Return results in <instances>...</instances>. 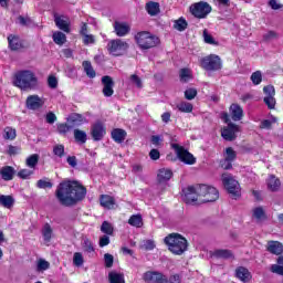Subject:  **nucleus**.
I'll list each match as a JSON object with an SVG mask.
<instances>
[{"label": "nucleus", "mask_w": 283, "mask_h": 283, "mask_svg": "<svg viewBox=\"0 0 283 283\" xmlns=\"http://www.w3.org/2000/svg\"><path fill=\"white\" fill-rule=\"evenodd\" d=\"M70 120L71 123H73V125H76L77 127H81V125H85V123H87V118L78 113L71 115Z\"/></svg>", "instance_id": "473e14b6"}, {"label": "nucleus", "mask_w": 283, "mask_h": 283, "mask_svg": "<svg viewBox=\"0 0 283 283\" xmlns=\"http://www.w3.org/2000/svg\"><path fill=\"white\" fill-rule=\"evenodd\" d=\"M135 40L140 50H151V48H156L160 43L158 36L147 31L138 32L135 35Z\"/></svg>", "instance_id": "20e7f679"}, {"label": "nucleus", "mask_w": 283, "mask_h": 283, "mask_svg": "<svg viewBox=\"0 0 283 283\" xmlns=\"http://www.w3.org/2000/svg\"><path fill=\"white\" fill-rule=\"evenodd\" d=\"M25 165L29 167V169H32L33 171L36 169V165H39V154L30 155L25 159Z\"/></svg>", "instance_id": "f704fd0d"}, {"label": "nucleus", "mask_w": 283, "mask_h": 283, "mask_svg": "<svg viewBox=\"0 0 283 283\" xmlns=\"http://www.w3.org/2000/svg\"><path fill=\"white\" fill-rule=\"evenodd\" d=\"M84 259H83V254L81 252H75L73 254V264L75 266H83V263H84Z\"/></svg>", "instance_id": "603ef678"}, {"label": "nucleus", "mask_w": 283, "mask_h": 283, "mask_svg": "<svg viewBox=\"0 0 283 283\" xmlns=\"http://www.w3.org/2000/svg\"><path fill=\"white\" fill-rule=\"evenodd\" d=\"M171 147L181 163H185V165H196V157H193V155H191V153L186 150L182 146L172 144Z\"/></svg>", "instance_id": "9d476101"}, {"label": "nucleus", "mask_w": 283, "mask_h": 283, "mask_svg": "<svg viewBox=\"0 0 283 283\" xmlns=\"http://www.w3.org/2000/svg\"><path fill=\"white\" fill-rule=\"evenodd\" d=\"M235 150H233V148H227L224 159L221 161L222 169H231L233 167L232 163L235 160Z\"/></svg>", "instance_id": "f3484780"}, {"label": "nucleus", "mask_w": 283, "mask_h": 283, "mask_svg": "<svg viewBox=\"0 0 283 283\" xmlns=\"http://www.w3.org/2000/svg\"><path fill=\"white\" fill-rule=\"evenodd\" d=\"M99 202L104 209H114L116 201L114 200V197L108 195H103L99 199Z\"/></svg>", "instance_id": "c85d7f7f"}, {"label": "nucleus", "mask_w": 283, "mask_h": 283, "mask_svg": "<svg viewBox=\"0 0 283 283\" xmlns=\"http://www.w3.org/2000/svg\"><path fill=\"white\" fill-rule=\"evenodd\" d=\"M38 189H52V184L45 179H40L36 182Z\"/></svg>", "instance_id": "4d7b16f0"}, {"label": "nucleus", "mask_w": 283, "mask_h": 283, "mask_svg": "<svg viewBox=\"0 0 283 283\" xmlns=\"http://www.w3.org/2000/svg\"><path fill=\"white\" fill-rule=\"evenodd\" d=\"M177 109L184 114H191V112H193V104L189 102H180L177 104Z\"/></svg>", "instance_id": "c9c22d12"}, {"label": "nucleus", "mask_w": 283, "mask_h": 283, "mask_svg": "<svg viewBox=\"0 0 283 283\" xmlns=\"http://www.w3.org/2000/svg\"><path fill=\"white\" fill-rule=\"evenodd\" d=\"M112 138L115 143H124L125 138H127V132L123 128H115L112 130Z\"/></svg>", "instance_id": "393cba45"}, {"label": "nucleus", "mask_w": 283, "mask_h": 283, "mask_svg": "<svg viewBox=\"0 0 283 283\" xmlns=\"http://www.w3.org/2000/svg\"><path fill=\"white\" fill-rule=\"evenodd\" d=\"M145 282L148 283H169V279L160 272L148 271L143 276Z\"/></svg>", "instance_id": "ddd939ff"}, {"label": "nucleus", "mask_w": 283, "mask_h": 283, "mask_svg": "<svg viewBox=\"0 0 283 283\" xmlns=\"http://www.w3.org/2000/svg\"><path fill=\"white\" fill-rule=\"evenodd\" d=\"M179 76H180V81L182 83H189V81H191V70L181 69L180 73H179Z\"/></svg>", "instance_id": "de8ad7c7"}, {"label": "nucleus", "mask_w": 283, "mask_h": 283, "mask_svg": "<svg viewBox=\"0 0 283 283\" xmlns=\"http://www.w3.org/2000/svg\"><path fill=\"white\" fill-rule=\"evenodd\" d=\"M70 129H72V126H70L67 124H59L57 125L59 134H67V132H70Z\"/></svg>", "instance_id": "e2e57ef3"}, {"label": "nucleus", "mask_w": 283, "mask_h": 283, "mask_svg": "<svg viewBox=\"0 0 283 283\" xmlns=\"http://www.w3.org/2000/svg\"><path fill=\"white\" fill-rule=\"evenodd\" d=\"M196 96H198V91L196 88H188L185 91V98H187V101H193Z\"/></svg>", "instance_id": "5fc2aeb1"}, {"label": "nucleus", "mask_w": 283, "mask_h": 283, "mask_svg": "<svg viewBox=\"0 0 283 283\" xmlns=\"http://www.w3.org/2000/svg\"><path fill=\"white\" fill-rule=\"evenodd\" d=\"M12 83L14 87L22 92H28L39 87V77L31 70H21L14 74Z\"/></svg>", "instance_id": "f03ea898"}, {"label": "nucleus", "mask_w": 283, "mask_h": 283, "mask_svg": "<svg viewBox=\"0 0 283 283\" xmlns=\"http://www.w3.org/2000/svg\"><path fill=\"white\" fill-rule=\"evenodd\" d=\"M103 94L104 96H113L114 95V81L108 75L102 77Z\"/></svg>", "instance_id": "a211bd4d"}, {"label": "nucleus", "mask_w": 283, "mask_h": 283, "mask_svg": "<svg viewBox=\"0 0 283 283\" xmlns=\"http://www.w3.org/2000/svg\"><path fill=\"white\" fill-rule=\"evenodd\" d=\"M53 154L55 156H59V158L63 157V155L65 154V147L63 145L54 146Z\"/></svg>", "instance_id": "13d9d810"}, {"label": "nucleus", "mask_w": 283, "mask_h": 283, "mask_svg": "<svg viewBox=\"0 0 283 283\" xmlns=\"http://www.w3.org/2000/svg\"><path fill=\"white\" fill-rule=\"evenodd\" d=\"M230 116L232 120L238 122L244 116V111L241 105L232 104L230 106Z\"/></svg>", "instance_id": "412c9836"}, {"label": "nucleus", "mask_w": 283, "mask_h": 283, "mask_svg": "<svg viewBox=\"0 0 283 283\" xmlns=\"http://www.w3.org/2000/svg\"><path fill=\"white\" fill-rule=\"evenodd\" d=\"M146 11L150 17H156L160 13V3L149 1L146 3Z\"/></svg>", "instance_id": "cd10ccee"}, {"label": "nucleus", "mask_w": 283, "mask_h": 283, "mask_svg": "<svg viewBox=\"0 0 283 283\" xmlns=\"http://www.w3.org/2000/svg\"><path fill=\"white\" fill-rule=\"evenodd\" d=\"M268 251L273 255H282L283 244L280 241H270L268 242Z\"/></svg>", "instance_id": "b1692460"}, {"label": "nucleus", "mask_w": 283, "mask_h": 283, "mask_svg": "<svg viewBox=\"0 0 283 283\" xmlns=\"http://www.w3.org/2000/svg\"><path fill=\"white\" fill-rule=\"evenodd\" d=\"M128 224H130V227H136L137 229H140V227H143V216L133 214L128 220Z\"/></svg>", "instance_id": "58836bf2"}, {"label": "nucleus", "mask_w": 283, "mask_h": 283, "mask_svg": "<svg viewBox=\"0 0 283 283\" xmlns=\"http://www.w3.org/2000/svg\"><path fill=\"white\" fill-rule=\"evenodd\" d=\"M82 36L84 45H94V43H96V38L93 34L86 33Z\"/></svg>", "instance_id": "864d4df0"}, {"label": "nucleus", "mask_w": 283, "mask_h": 283, "mask_svg": "<svg viewBox=\"0 0 283 283\" xmlns=\"http://www.w3.org/2000/svg\"><path fill=\"white\" fill-rule=\"evenodd\" d=\"M182 200L186 205H200L198 186H189L182 189Z\"/></svg>", "instance_id": "1a4fd4ad"}, {"label": "nucleus", "mask_w": 283, "mask_h": 283, "mask_svg": "<svg viewBox=\"0 0 283 283\" xmlns=\"http://www.w3.org/2000/svg\"><path fill=\"white\" fill-rule=\"evenodd\" d=\"M82 249L85 253H94L95 249H94V243L92 242V240L84 238L82 241Z\"/></svg>", "instance_id": "79ce46f5"}, {"label": "nucleus", "mask_w": 283, "mask_h": 283, "mask_svg": "<svg viewBox=\"0 0 283 283\" xmlns=\"http://www.w3.org/2000/svg\"><path fill=\"white\" fill-rule=\"evenodd\" d=\"M9 48L13 52H17V50H21L23 48V44H21V40L17 35H9L8 36Z\"/></svg>", "instance_id": "c756f323"}, {"label": "nucleus", "mask_w": 283, "mask_h": 283, "mask_svg": "<svg viewBox=\"0 0 283 283\" xmlns=\"http://www.w3.org/2000/svg\"><path fill=\"white\" fill-rule=\"evenodd\" d=\"M235 277L240 280L241 282H251V272L244 266H240L235 270Z\"/></svg>", "instance_id": "4be33fe9"}, {"label": "nucleus", "mask_w": 283, "mask_h": 283, "mask_svg": "<svg viewBox=\"0 0 283 283\" xmlns=\"http://www.w3.org/2000/svg\"><path fill=\"white\" fill-rule=\"evenodd\" d=\"M250 80L252 81L253 85H260V83H262V71L253 72Z\"/></svg>", "instance_id": "3c124183"}, {"label": "nucleus", "mask_w": 283, "mask_h": 283, "mask_svg": "<svg viewBox=\"0 0 283 283\" xmlns=\"http://www.w3.org/2000/svg\"><path fill=\"white\" fill-rule=\"evenodd\" d=\"M263 39L265 41H273V39H277V32L275 31H268L263 34Z\"/></svg>", "instance_id": "680f3d73"}, {"label": "nucleus", "mask_w": 283, "mask_h": 283, "mask_svg": "<svg viewBox=\"0 0 283 283\" xmlns=\"http://www.w3.org/2000/svg\"><path fill=\"white\" fill-rule=\"evenodd\" d=\"M280 179L275 178V176L271 175L268 179V189L270 191H277L280 189Z\"/></svg>", "instance_id": "4c0bfd02"}, {"label": "nucleus", "mask_w": 283, "mask_h": 283, "mask_svg": "<svg viewBox=\"0 0 283 283\" xmlns=\"http://www.w3.org/2000/svg\"><path fill=\"white\" fill-rule=\"evenodd\" d=\"M211 4L205 1L196 2L190 6V12L196 19H207L211 14Z\"/></svg>", "instance_id": "6e6552de"}, {"label": "nucleus", "mask_w": 283, "mask_h": 283, "mask_svg": "<svg viewBox=\"0 0 283 283\" xmlns=\"http://www.w3.org/2000/svg\"><path fill=\"white\" fill-rule=\"evenodd\" d=\"M182 282V280L180 279V275L175 274V275H170L168 283H180Z\"/></svg>", "instance_id": "774afa93"}, {"label": "nucleus", "mask_w": 283, "mask_h": 283, "mask_svg": "<svg viewBox=\"0 0 283 283\" xmlns=\"http://www.w3.org/2000/svg\"><path fill=\"white\" fill-rule=\"evenodd\" d=\"M33 175L34 170H32L31 168H24L18 171V178H21L22 180H29V178H31V176Z\"/></svg>", "instance_id": "c03bdc74"}, {"label": "nucleus", "mask_w": 283, "mask_h": 283, "mask_svg": "<svg viewBox=\"0 0 283 283\" xmlns=\"http://www.w3.org/2000/svg\"><path fill=\"white\" fill-rule=\"evenodd\" d=\"M66 36L65 33L56 31L53 33V41L54 43H56V45H63V43H65L66 41Z\"/></svg>", "instance_id": "49530a36"}, {"label": "nucleus", "mask_w": 283, "mask_h": 283, "mask_svg": "<svg viewBox=\"0 0 283 283\" xmlns=\"http://www.w3.org/2000/svg\"><path fill=\"white\" fill-rule=\"evenodd\" d=\"M25 105L28 109L36 111L41 109V107L45 105V101H43L39 95H30L27 97Z\"/></svg>", "instance_id": "2eb2a0df"}, {"label": "nucleus", "mask_w": 283, "mask_h": 283, "mask_svg": "<svg viewBox=\"0 0 283 283\" xmlns=\"http://www.w3.org/2000/svg\"><path fill=\"white\" fill-rule=\"evenodd\" d=\"M197 191L199 196V202H216L220 198L218 189L208 185H198Z\"/></svg>", "instance_id": "39448f33"}, {"label": "nucleus", "mask_w": 283, "mask_h": 283, "mask_svg": "<svg viewBox=\"0 0 283 283\" xmlns=\"http://www.w3.org/2000/svg\"><path fill=\"white\" fill-rule=\"evenodd\" d=\"M238 134H240V126L233 123H228V125L221 130L222 138L229 142L235 140V138H238Z\"/></svg>", "instance_id": "f8f14e48"}, {"label": "nucleus", "mask_w": 283, "mask_h": 283, "mask_svg": "<svg viewBox=\"0 0 283 283\" xmlns=\"http://www.w3.org/2000/svg\"><path fill=\"white\" fill-rule=\"evenodd\" d=\"M105 134H107V132L105 130V126H103L101 122L95 123L91 128V135L93 140H103V138H105Z\"/></svg>", "instance_id": "dca6fc26"}, {"label": "nucleus", "mask_w": 283, "mask_h": 283, "mask_svg": "<svg viewBox=\"0 0 283 283\" xmlns=\"http://www.w3.org/2000/svg\"><path fill=\"white\" fill-rule=\"evenodd\" d=\"M130 83L138 88L143 87V81L136 74L130 75Z\"/></svg>", "instance_id": "bf43d9fd"}, {"label": "nucleus", "mask_w": 283, "mask_h": 283, "mask_svg": "<svg viewBox=\"0 0 283 283\" xmlns=\"http://www.w3.org/2000/svg\"><path fill=\"white\" fill-rule=\"evenodd\" d=\"M109 244V237L108 235H103L99 238V247H107Z\"/></svg>", "instance_id": "338daca9"}, {"label": "nucleus", "mask_w": 283, "mask_h": 283, "mask_svg": "<svg viewBox=\"0 0 283 283\" xmlns=\"http://www.w3.org/2000/svg\"><path fill=\"white\" fill-rule=\"evenodd\" d=\"M127 48H129V44L120 39L112 40L108 43V51L113 56H122L127 52Z\"/></svg>", "instance_id": "9b49d317"}, {"label": "nucleus", "mask_w": 283, "mask_h": 283, "mask_svg": "<svg viewBox=\"0 0 283 283\" xmlns=\"http://www.w3.org/2000/svg\"><path fill=\"white\" fill-rule=\"evenodd\" d=\"M3 138H6V140H14V138H17V130L12 127L4 128Z\"/></svg>", "instance_id": "09e8293b"}, {"label": "nucleus", "mask_w": 283, "mask_h": 283, "mask_svg": "<svg viewBox=\"0 0 283 283\" xmlns=\"http://www.w3.org/2000/svg\"><path fill=\"white\" fill-rule=\"evenodd\" d=\"M0 205L7 209H10L12 205H14V199L11 196L2 195L0 196Z\"/></svg>", "instance_id": "37998d69"}, {"label": "nucleus", "mask_w": 283, "mask_h": 283, "mask_svg": "<svg viewBox=\"0 0 283 283\" xmlns=\"http://www.w3.org/2000/svg\"><path fill=\"white\" fill-rule=\"evenodd\" d=\"M52 226H50V223H45L42 228V235H43V240L44 242H50V240H52Z\"/></svg>", "instance_id": "a19ab883"}, {"label": "nucleus", "mask_w": 283, "mask_h": 283, "mask_svg": "<svg viewBox=\"0 0 283 283\" xmlns=\"http://www.w3.org/2000/svg\"><path fill=\"white\" fill-rule=\"evenodd\" d=\"M50 269V262H48L45 259H39L36 261V271L39 273H43V271H48Z\"/></svg>", "instance_id": "a18cd8bd"}, {"label": "nucleus", "mask_w": 283, "mask_h": 283, "mask_svg": "<svg viewBox=\"0 0 283 283\" xmlns=\"http://www.w3.org/2000/svg\"><path fill=\"white\" fill-rule=\"evenodd\" d=\"M187 20L185 18H179L178 20L174 21V29L177 30L178 32H185L187 30Z\"/></svg>", "instance_id": "ea45409f"}, {"label": "nucleus", "mask_w": 283, "mask_h": 283, "mask_svg": "<svg viewBox=\"0 0 283 283\" xmlns=\"http://www.w3.org/2000/svg\"><path fill=\"white\" fill-rule=\"evenodd\" d=\"M108 282L109 283H125V274L116 271H112L108 273Z\"/></svg>", "instance_id": "7c9ffc66"}, {"label": "nucleus", "mask_w": 283, "mask_h": 283, "mask_svg": "<svg viewBox=\"0 0 283 283\" xmlns=\"http://www.w3.org/2000/svg\"><path fill=\"white\" fill-rule=\"evenodd\" d=\"M101 231L106 235H112V233H114V227H112V223L104 221L102 223Z\"/></svg>", "instance_id": "8fccbe9b"}, {"label": "nucleus", "mask_w": 283, "mask_h": 283, "mask_svg": "<svg viewBox=\"0 0 283 283\" xmlns=\"http://www.w3.org/2000/svg\"><path fill=\"white\" fill-rule=\"evenodd\" d=\"M200 64L201 67L207 72H218L222 70V60L216 54L201 59Z\"/></svg>", "instance_id": "0eeeda50"}, {"label": "nucleus", "mask_w": 283, "mask_h": 283, "mask_svg": "<svg viewBox=\"0 0 283 283\" xmlns=\"http://www.w3.org/2000/svg\"><path fill=\"white\" fill-rule=\"evenodd\" d=\"M263 93L265 94L264 103L269 109H275V87L273 85H268L263 87Z\"/></svg>", "instance_id": "4468645a"}, {"label": "nucleus", "mask_w": 283, "mask_h": 283, "mask_svg": "<svg viewBox=\"0 0 283 283\" xmlns=\"http://www.w3.org/2000/svg\"><path fill=\"white\" fill-rule=\"evenodd\" d=\"M212 258H220L222 260H229L233 258V253L229 250H214L212 253Z\"/></svg>", "instance_id": "e433bc0d"}, {"label": "nucleus", "mask_w": 283, "mask_h": 283, "mask_svg": "<svg viewBox=\"0 0 283 283\" xmlns=\"http://www.w3.org/2000/svg\"><path fill=\"white\" fill-rule=\"evenodd\" d=\"M221 180L223 182L224 189H227L228 193H230L232 198H240V184L238 180L233 179V176L224 172L221 176Z\"/></svg>", "instance_id": "423d86ee"}, {"label": "nucleus", "mask_w": 283, "mask_h": 283, "mask_svg": "<svg viewBox=\"0 0 283 283\" xmlns=\"http://www.w3.org/2000/svg\"><path fill=\"white\" fill-rule=\"evenodd\" d=\"M271 271L272 273H276V275H283V265L273 264Z\"/></svg>", "instance_id": "0e129e2a"}, {"label": "nucleus", "mask_w": 283, "mask_h": 283, "mask_svg": "<svg viewBox=\"0 0 283 283\" xmlns=\"http://www.w3.org/2000/svg\"><path fill=\"white\" fill-rule=\"evenodd\" d=\"M171 176L174 172L170 169L161 168L157 174V180L158 182H167V180H171Z\"/></svg>", "instance_id": "bb28decb"}, {"label": "nucleus", "mask_w": 283, "mask_h": 283, "mask_svg": "<svg viewBox=\"0 0 283 283\" xmlns=\"http://www.w3.org/2000/svg\"><path fill=\"white\" fill-rule=\"evenodd\" d=\"M165 244H167L169 252L174 253V255H182L185 251H187V239L178 233L169 234L164 240Z\"/></svg>", "instance_id": "7ed1b4c3"}, {"label": "nucleus", "mask_w": 283, "mask_h": 283, "mask_svg": "<svg viewBox=\"0 0 283 283\" xmlns=\"http://www.w3.org/2000/svg\"><path fill=\"white\" fill-rule=\"evenodd\" d=\"M252 218L256 220V222H263V220H266V211L263 207L253 208Z\"/></svg>", "instance_id": "a878e982"}, {"label": "nucleus", "mask_w": 283, "mask_h": 283, "mask_svg": "<svg viewBox=\"0 0 283 283\" xmlns=\"http://www.w3.org/2000/svg\"><path fill=\"white\" fill-rule=\"evenodd\" d=\"M87 193L85 187L81 186L77 181L61 182L56 190V198L64 207H72L78 200H83Z\"/></svg>", "instance_id": "f257e3e1"}, {"label": "nucleus", "mask_w": 283, "mask_h": 283, "mask_svg": "<svg viewBox=\"0 0 283 283\" xmlns=\"http://www.w3.org/2000/svg\"><path fill=\"white\" fill-rule=\"evenodd\" d=\"M82 67H84V72L88 78H96V71H94V67L92 66V62L84 61L82 63Z\"/></svg>", "instance_id": "72a5a7b5"}, {"label": "nucleus", "mask_w": 283, "mask_h": 283, "mask_svg": "<svg viewBox=\"0 0 283 283\" xmlns=\"http://www.w3.org/2000/svg\"><path fill=\"white\" fill-rule=\"evenodd\" d=\"M48 83L49 87H51L52 90H56V87L59 86V80H56L54 75L49 76Z\"/></svg>", "instance_id": "052dcab7"}, {"label": "nucleus", "mask_w": 283, "mask_h": 283, "mask_svg": "<svg viewBox=\"0 0 283 283\" xmlns=\"http://www.w3.org/2000/svg\"><path fill=\"white\" fill-rule=\"evenodd\" d=\"M73 136L76 143H78L80 145H85V143H87V133H85L84 130L76 128L73 132Z\"/></svg>", "instance_id": "2f4dec72"}, {"label": "nucleus", "mask_w": 283, "mask_h": 283, "mask_svg": "<svg viewBox=\"0 0 283 283\" xmlns=\"http://www.w3.org/2000/svg\"><path fill=\"white\" fill-rule=\"evenodd\" d=\"M14 174H17V170L12 166H3L2 168H0V176L6 182L13 180Z\"/></svg>", "instance_id": "6ab92c4d"}, {"label": "nucleus", "mask_w": 283, "mask_h": 283, "mask_svg": "<svg viewBox=\"0 0 283 283\" xmlns=\"http://www.w3.org/2000/svg\"><path fill=\"white\" fill-rule=\"evenodd\" d=\"M114 30L117 36H126V34H129V30H132V28L125 22H115Z\"/></svg>", "instance_id": "5701e85b"}, {"label": "nucleus", "mask_w": 283, "mask_h": 283, "mask_svg": "<svg viewBox=\"0 0 283 283\" xmlns=\"http://www.w3.org/2000/svg\"><path fill=\"white\" fill-rule=\"evenodd\" d=\"M104 264L106 269H112L114 266V255L109 253L104 254Z\"/></svg>", "instance_id": "6e6d98bb"}, {"label": "nucleus", "mask_w": 283, "mask_h": 283, "mask_svg": "<svg viewBox=\"0 0 283 283\" xmlns=\"http://www.w3.org/2000/svg\"><path fill=\"white\" fill-rule=\"evenodd\" d=\"M55 25L63 32H70V20L63 15H54Z\"/></svg>", "instance_id": "aec40b11"}, {"label": "nucleus", "mask_w": 283, "mask_h": 283, "mask_svg": "<svg viewBox=\"0 0 283 283\" xmlns=\"http://www.w3.org/2000/svg\"><path fill=\"white\" fill-rule=\"evenodd\" d=\"M46 123H49V125H54V123H56V115L52 112L48 113Z\"/></svg>", "instance_id": "69168bd1"}]
</instances>
